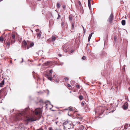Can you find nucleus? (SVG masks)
Segmentation results:
<instances>
[{"mask_svg":"<svg viewBox=\"0 0 130 130\" xmlns=\"http://www.w3.org/2000/svg\"><path fill=\"white\" fill-rule=\"evenodd\" d=\"M69 110L70 111H72L73 110L72 109V107H70L68 108Z\"/></svg>","mask_w":130,"mask_h":130,"instance_id":"nucleus-22","label":"nucleus"},{"mask_svg":"<svg viewBox=\"0 0 130 130\" xmlns=\"http://www.w3.org/2000/svg\"><path fill=\"white\" fill-rule=\"evenodd\" d=\"M11 41L12 42H13V43H14V42H15V41H12V40Z\"/></svg>","mask_w":130,"mask_h":130,"instance_id":"nucleus-50","label":"nucleus"},{"mask_svg":"<svg viewBox=\"0 0 130 130\" xmlns=\"http://www.w3.org/2000/svg\"><path fill=\"white\" fill-rule=\"evenodd\" d=\"M61 6L60 4L59 3H57V6L58 8H60Z\"/></svg>","mask_w":130,"mask_h":130,"instance_id":"nucleus-15","label":"nucleus"},{"mask_svg":"<svg viewBox=\"0 0 130 130\" xmlns=\"http://www.w3.org/2000/svg\"><path fill=\"white\" fill-rule=\"evenodd\" d=\"M91 0H88V5L90 9H91L90 1Z\"/></svg>","mask_w":130,"mask_h":130,"instance_id":"nucleus-7","label":"nucleus"},{"mask_svg":"<svg viewBox=\"0 0 130 130\" xmlns=\"http://www.w3.org/2000/svg\"><path fill=\"white\" fill-rule=\"evenodd\" d=\"M90 41V40H89V39L88 40V42H89Z\"/></svg>","mask_w":130,"mask_h":130,"instance_id":"nucleus-56","label":"nucleus"},{"mask_svg":"<svg viewBox=\"0 0 130 130\" xmlns=\"http://www.w3.org/2000/svg\"><path fill=\"white\" fill-rule=\"evenodd\" d=\"M107 36H106L104 38V43H106V42H107Z\"/></svg>","mask_w":130,"mask_h":130,"instance_id":"nucleus-11","label":"nucleus"},{"mask_svg":"<svg viewBox=\"0 0 130 130\" xmlns=\"http://www.w3.org/2000/svg\"><path fill=\"white\" fill-rule=\"evenodd\" d=\"M123 70L124 71H125V67H123Z\"/></svg>","mask_w":130,"mask_h":130,"instance_id":"nucleus-45","label":"nucleus"},{"mask_svg":"<svg viewBox=\"0 0 130 130\" xmlns=\"http://www.w3.org/2000/svg\"><path fill=\"white\" fill-rule=\"evenodd\" d=\"M83 96L82 95H79V98L80 100H82L83 99Z\"/></svg>","mask_w":130,"mask_h":130,"instance_id":"nucleus-18","label":"nucleus"},{"mask_svg":"<svg viewBox=\"0 0 130 130\" xmlns=\"http://www.w3.org/2000/svg\"><path fill=\"white\" fill-rule=\"evenodd\" d=\"M43 52L41 50H39L38 52H36V54H37L36 56H38L39 55H41V52Z\"/></svg>","mask_w":130,"mask_h":130,"instance_id":"nucleus-8","label":"nucleus"},{"mask_svg":"<svg viewBox=\"0 0 130 130\" xmlns=\"http://www.w3.org/2000/svg\"><path fill=\"white\" fill-rule=\"evenodd\" d=\"M15 38V36L14 35H12V38L14 39Z\"/></svg>","mask_w":130,"mask_h":130,"instance_id":"nucleus-34","label":"nucleus"},{"mask_svg":"<svg viewBox=\"0 0 130 130\" xmlns=\"http://www.w3.org/2000/svg\"><path fill=\"white\" fill-rule=\"evenodd\" d=\"M58 122H56V123L57 124Z\"/></svg>","mask_w":130,"mask_h":130,"instance_id":"nucleus-58","label":"nucleus"},{"mask_svg":"<svg viewBox=\"0 0 130 130\" xmlns=\"http://www.w3.org/2000/svg\"><path fill=\"white\" fill-rule=\"evenodd\" d=\"M113 15L111 13L110 14V16L108 18V21L110 23H111L112 22V21L113 20Z\"/></svg>","mask_w":130,"mask_h":130,"instance_id":"nucleus-3","label":"nucleus"},{"mask_svg":"<svg viewBox=\"0 0 130 130\" xmlns=\"http://www.w3.org/2000/svg\"><path fill=\"white\" fill-rule=\"evenodd\" d=\"M23 58H22V61L21 62V63H22L23 62Z\"/></svg>","mask_w":130,"mask_h":130,"instance_id":"nucleus-47","label":"nucleus"},{"mask_svg":"<svg viewBox=\"0 0 130 130\" xmlns=\"http://www.w3.org/2000/svg\"><path fill=\"white\" fill-rule=\"evenodd\" d=\"M78 128L80 130H83L84 129V126L83 125H81L79 126Z\"/></svg>","mask_w":130,"mask_h":130,"instance_id":"nucleus-12","label":"nucleus"},{"mask_svg":"<svg viewBox=\"0 0 130 130\" xmlns=\"http://www.w3.org/2000/svg\"><path fill=\"white\" fill-rule=\"evenodd\" d=\"M16 60V59H15L14 60Z\"/></svg>","mask_w":130,"mask_h":130,"instance_id":"nucleus-63","label":"nucleus"},{"mask_svg":"<svg viewBox=\"0 0 130 130\" xmlns=\"http://www.w3.org/2000/svg\"><path fill=\"white\" fill-rule=\"evenodd\" d=\"M28 111L26 109L23 112V115L26 118L25 120V123L26 125L30 122L39 119L41 117V114L42 113V111L40 108H39L35 109V111H33V113H35L34 115L31 116L28 114Z\"/></svg>","mask_w":130,"mask_h":130,"instance_id":"nucleus-1","label":"nucleus"},{"mask_svg":"<svg viewBox=\"0 0 130 130\" xmlns=\"http://www.w3.org/2000/svg\"><path fill=\"white\" fill-rule=\"evenodd\" d=\"M68 115L69 116H71V114H69V112H68Z\"/></svg>","mask_w":130,"mask_h":130,"instance_id":"nucleus-46","label":"nucleus"},{"mask_svg":"<svg viewBox=\"0 0 130 130\" xmlns=\"http://www.w3.org/2000/svg\"><path fill=\"white\" fill-rule=\"evenodd\" d=\"M48 64V62H47L43 64V65L45 66H47Z\"/></svg>","mask_w":130,"mask_h":130,"instance_id":"nucleus-29","label":"nucleus"},{"mask_svg":"<svg viewBox=\"0 0 130 130\" xmlns=\"http://www.w3.org/2000/svg\"><path fill=\"white\" fill-rule=\"evenodd\" d=\"M72 17L71 15H70L69 16V20L70 21H72Z\"/></svg>","mask_w":130,"mask_h":130,"instance_id":"nucleus-19","label":"nucleus"},{"mask_svg":"<svg viewBox=\"0 0 130 130\" xmlns=\"http://www.w3.org/2000/svg\"><path fill=\"white\" fill-rule=\"evenodd\" d=\"M13 110H14V109H13V110L12 111L10 110V113H12V112H13Z\"/></svg>","mask_w":130,"mask_h":130,"instance_id":"nucleus-43","label":"nucleus"},{"mask_svg":"<svg viewBox=\"0 0 130 130\" xmlns=\"http://www.w3.org/2000/svg\"><path fill=\"white\" fill-rule=\"evenodd\" d=\"M52 78H53L52 77H48L47 78L49 80H50L51 81H52Z\"/></svg>","mask_w":130,"mask_h":130,"instance_id":"nucleus-25","label":"nucleus"},{"mask_svg":"<svg viewBox=\"0 0 130 130\" xmlns=\"http://www.w3.org/2000/svg\"><path fill=\"white\" fill-rule=\"evenodd\" d=\"M128 82L129 84L130 85V80L129 79L128 80ZM128 90L130 91V87L128 88Z\"/></svg>","mask_w":130,"mask_h":130,"instance_id":"nucleus-26","label":"nucleus"},{"mask_svg":"<svg viewBox=\"0 0 130 130\" xmlns=\"http://www.w3.org/2000/svg\"><path fill=\"white\" fill-rule=\"evenodd\" d=\"M37 36L38 37H39V39L41 37V35L40 33H38L37 34Z\"/></svg>","mask_w":130,"mask_h":130,"instance_id":"nucleus-21","label":"nucleus"},{"mask_svg":"<svg viewBox=\"0 0 130 130\" xmlns=\"http://www.w3.org/2000/svg\"><path fill=\"white\" fill-rule=\"evenodd\" d=\"M65 80L66 81H68L69 80V78L67 77H66L64 78Z\"/></svg>","mask_w":130,"mask_h":130,"instance_id":"nucleus-30","label":"nucleus"},{"mask_svg":"<svg viewBox=\"0 0 130 130\" xmlns=\"http://www.w3.org/2000/svg\"><path fill=\"white\" fill-rule=\"evenodd\" d=\"M47 102H48V103H49L50 105H51L53 107V105L51 104V103H50V102L49 101H47Z\"/></svg>","mask_w":130,"mask_h":130,"instance_id":"nucleus-37","label":"nucleus"},{"mask_svg":"<svg viewBox=\"0 0 130 130\" xmlns=\"http://www.w3.org/2000/svg\"><path fill=\"white\" fill-rule=\"evenodd\" d=\"M53 72V70L52 69L50 70H49V75L50 76H51V74H52Z\"/></svg>","mask_w":130,"mask_h":130,"instance_id":"nucleus-17","label":"nucleus"},{"mask_svg":"<svg viewBox=\"0 0 130 130\" xmlns=\"http://www.w3.org/2000/svg\"><path fill=\"white\" fill-rule=\"evenodd\" d=\"M47 94H49V90H47Z\"/></svg>","mask_w":130,"mask_h":130,"instance_id":"nucleus-39","label":"nucleus"},{"mask_svg":"<svg viewBox=\"0 0 130 130\" xmlns=\"http://www.w3.org/2000/svg\"><path fill=\"white\" fill-rule=\"evenodd\" d=\"M36 130H44L42 128V127H41L40 128L37 129Z\"/></svg>","mask_w":130,"mask_h":130,"instance_id":"nucleus-35","label":"nucleus"},{"mask_svg":"<svg viewBox=\"0 0 130 130\" xmlns=\"http://www.w3.org/2000/svg\"><path fill=\"white\" fill-rule=\"evenodd\" d=\"M68 87H71V85L70 84H68L67 85Z\"/></svg>","mask_w":130,"mask_h":130,"instance_id":"nucleus-44","label":"nucleus"},{"mask_svg":"<svg viewBox=\"0 0 130 130\" xmlns=\"http://www.w3.org/2000/svg\"><path fill=\"white\" fill-rule=\"evenodd\" d=\"M86 58V57L85 56H83L82 58V59H83V60H85V59Z\"/></svg>","mask_w":130,"mask_h":130,"instance_id":"nucleus-32","label":"nucleus"},{"mask_svg":"<svg viewBox=\"0 0 130 130\" xmlns=\"http://www.w3.org/2000/svg\"><path fill=\"white\" fill-rule=\"evenodd\" d=\"M23 42L24 45V48L25 47V48H26V46L27 44V43L26 42L25 40H24L23 41Z\"/></svg>","mask_w":130,"mask_h":130,"instance_id":"nucleus-10","label":"nucleus"},{"mask_svg":"<svg viewBox=\"0 0 130 130\" xmlns=\"http://www.w3.org/2000/svg\"><path fill=\"white\" fill-rule=\"evenodd\" d=\"M91 38H90V37H88V39H89V40H90V39H91Z\"/></svg>","mask_w":130,"mask_h":130,"instance_id":"nucleus-54","label":"nucleus"},{"mask_svg":"<svg viewBox=\"0 0 130 130\" xmlns=\"http://www.w3.org/2000/svg\"><path fill=\"white\" fill-rule=\"evenodd\" d=\"M126 127H127V125H126L125 126H124V128H126L127 129V128H126Z\"/></svg>","mask_w":130,"mask_h":130,"instance_id":"nucleus-49","label":"nucleus"},{"mask_svg":"<svg viewBox=\"0 0 130 130\" xmlns=\"http://www.w3.org/2000/svg\"><path fill=\"white\" fill-rule=\"evenodd\" d=\"M11 39V38L10 39L9 37L8 38L7 40L6 41V43H7L6 47L7 48H9L10 47V40Z\"/></svg>","mask_w":130,"mask_h":130,"instance_id":"nucleus-4","label":"nucleus"},{"mask_svg":"<svg viewBox=\"0 0 130 130\" xmlns=\"http://www.w3.org/2000/svg\"><path fill=\"white\" fill-rule=\"evenodd\" d=\"M64 21L63 20L62 21L61 25L62 28H63L64 27Z\"/></svg>","mask_w":130,"mask_h":130,"instance_id":"nucleus-14","label":"nucleus"},{"mask_svg":"<svg viewBox=\"0 0 130 130\" xmlns=\"http://www.w3.org/2000/svg\"><path fill=\"white\" fill-rule=\"evenodd\" d=\"M88 51L89 52H91V50L90 49H88Z\"/></svg>","mask_w":130,"mask_h":130,"instance_id":"nucleus-42","label":"nucleus"},{"mask_svg":"<svg viewBox=\"0 0 130 130\" xmlns=\"http://www.w3.org/2000/svg\"><path fill=\"white\" fill-rule=\"evenodd\" d=\"M64 129H72L73 128L74 126L73 125V123L70 121L67 120L65 121L64 122L63 125Z\"/></svg>","mask_w":130,"mask_h":130,"instance_id":"nucleus-2","label":"nucleus"},{"mask_svg":"<svg viewBox=\"0 0 130 130\" xmlns=\"http://www.w3.org/2000/svg\"><path fill=\"white\" fill-rule=\"evenodd\" d=\"M62 7L64 9H65V8H66V6L65 5H63L62 6Z\"/></svg>","mask_w":130,"mask_h":130,"instance_id":"nucleus-38","label":"nucleus"},{"mask_svg":"<svg viewBox=\"0 0 130 130\" xmlns=\"http://www.w3.org/2000/svg\"><path fill=\"white\" fill-rule=\"evenodd\" d=\"M84 30V33L85 34L86 32V30Z\"/></svg>","mask_w":130,"mask_h":130,"instance_id":"nucleus-52","label":"nucleus"},{"mask_svg":"<svg viewBox=\"0 0 130 130\" xmlns=\"http://www.w3.org/2000/svg\"><path fill=\"white\" fill-rule=\"evenodd\" d=\"M3 1V0H0V2H1Z\"/></svg>","mask_w":130,"mask_h":130,"instance_id":"nucleus-57","label":"nucleus"},{"mask_svg":"<svg viewBox=\"0 0 130 130\" xmlns=\"http://www.w3.org/2000/svg\"><path fill=\"white\" fill-rule=\"evenodd\" d=\"M39 102L42 103H43V101L42 99H40L39 101Z\"/></svg>","mask_w":130,"mask_h":130,"instance_id":"nucleus-33","label":"nucleus"},{"mask_svg":"<svg viewBox=\"0 0 130 130\" xmlns=\"http://www.w3.org/2000/svg\"><path fill=\"white\" fill-rule=\"evenodd\" d=\"M81 105H82V106H84V103H83V102H82L81 103Z\"/></svg>","mask_w":130,"mask_h":130,"instance_id":"nucleus-41","label":"nucleus"},{"mask_svg":"<svg viewBox=\"0 0 130 130\" xmlns=\"http://www.w3.org/2000/svg\"><path fill=\"white\" fill-rule=\"evenodd\" d=\"M38 1H40V0H38Z\"/></svg>","mask_w":130,"mask_h":130,"instance_id":"nucleus-62","label":"nucleus"},{"mask_svg":"<svg viewBox=\"0 0 130 130\" xmlns=\"http://www.w3.org/2000/svg\"><path fill=\"white\" fill-rule=\"evenodd\" d=\"M4 89H2L0 90V103H2V100H3V99H2L1 98V96L3 95V94H2V93L4 91Z\"/></svg>","mask_w":130,"mask_h":130,"instance_id":"nucleus-6","label":"nucleus"},{"mask_svg":"<svg viewBox=\"0 0 130 130\" xmlns=\"http://www.w3.org/2000/svg\"><path fill=\"white\" fill-rule=\"evenodd\" d=\"M34 45V44L33 42H31L30 45L29 47H31L33 46Z\"/></svg>","mask_w":130,"mask_h":130,"instance_id":"nucleus-20","label":"nucleus"},{"mask_svg":"<svg viewBox=\"0 0 130 130\" xmlns=\"http://www.w3.org/2000/svg\"><path fill=\"white\" fill-rule=\"evenodd\" d=\"M52 41H54L56 39V37L55 36H52Z\"/></svg>","mask_w":130,"mask_h":130,"instance_id":"nucleus-16","label":"nucleus"},{"mask_svg":"<svg viewBox=\"0 0 130 130\" xmlns=\"http://www.w3.org/2000/svg\"><path fill=\"white\" fill-rule=\"evenodd\" d=\"M78 4H79V5L80 6H82V4H81V3L80 1H78Z\"/></svg>","mask_w":130,"mask_h":130,"instance_id":"nucleus-31","label":"nucleus"},{"mask_svg":"<svg viewBox=\"0 0 130 130\" xmlns=\"http://www.w3.org/2000/svg\"><path fill=\"white\" fill-rule=\"evenodd\" d=\"M3 41V38L2 37H0V41L2 42Z\"/></svg>","mask_w":130,"mask_h":130,"instance_id":"nucleus-24","label":"nucleus"},{"mask_svg":"<svg viewBox=\"0 0 130 130\" xmlns=\"http://www.w3.org/2000/svg\"><path fill=\"white\" fill-rule=\"evenodd\" d=\"M60 17V15L59 14H58V17L57 18V19H59Z\"/></svg>","mask_w":130,"mask_h":130,"instance_id":"nucleus-28","label":"nucleus"},{"mask_svg":"<svg viewBox=\"0 0 130 130\" xmlns=\"http://www.w3.org/2000/svg\"><path fill=\"white\" fill-rule=\"evenodd\" d=\"M82 26L83 29V30H84L85 29H84V27L83 26Z\"/></svg>","mask_w":130,"mask_h":130,"instance_id":"nucleus-53","label":"nucleus"},{"mask_svg":"<svg viewBox=\"0 0 130 130\" xmlns=\"http://www.w3.org/2000/svg\"><path fill=\"white\" fill-rule=\"evenodd\" d=\"M4 79L5 78H4L3 80L2 81L1 83H0V87H2L4 85L5 82L4 80Z\"/></svg>","mask_w":130,"mask_h":130,"instance_id":"nucleus-9","label":"nucleus"},{"mask_svg":"<svg viewBox=\"0 0 130 130\" xmlns=\"http://www.w3.org/2000/svg\"><path fill=\"white\" fill-rule=\"evenodd\" d=\"M76 87L77 88H79V86L78 85H77L76 86Z\"/></svg>","mask_w":130,"mask_h":130,"instance_id":"nucleus-40","label":"nucleus"},{"mask_svg":"<svg viewBox=\"0 0 130 130\" xmlns=\"http://www.w3.org/2000/svg\"><path fill=\"white\" fill-rule=\"evenodd\" d=\"M93 34V33H91L90 34L89 36V37H90V38H91L92 36V34Z\"/></svg>","mask_w":130,"mask_h":130,"instance_id":"nucleus-27","label":"nucleus"},{"mask_svg":"<svg viewBox=\"0 0 130 130\" xmlns=\"http://www.w3.org/2000/svg\"><path fill=\"white\" fill-rule=\"evenodd\" d=\"M29 48V46H27V49H28Z\"/></svg>","mask_w":130,"mask_h":130,"instance_id":"nucleus-51","label":"nucleus"},{"mask_svg":"<svg viewBox=\"0 0 130 130\" xmlns=\"http://www.w3.org/2000/svg\"><path fill=\"white\" fill-rule=\"evenodd\" d=\"M54 80L56 82L58 83L57 80V79H55Z\"/></svg>","mask_w":130,"mask_h":130,"instance_id":"nucleus-48","label":"nucleus"},{"mask_svg":"<svg viewBox=\"0 0 130 130\" xmlns=\"http://www.w3.org/2000/svg\"><path fill=\"white\" fill-rule=\"evenodd\" d=\"M10 63H12V61H11Z\"/></svg>","mask_w":130,"mask_h":130,"instance_id":"nucleus-59","label":"nucleus"},{"mask_svg":"<svg viewBox=\"0 0 130 130\" xmlns=\"http://www.w3.org/2000/svg\"><path fill=\"white\" fill-rule=\"evenodd\" d=\"M88 44H87V46H88Z\"/></svg>","mask_w":130,"mask_h":130,"instance_id":"nucleus-60","label":"nucleus"},{"mask_svg":"<svg viewBox=\"0 0 130 130\" xmlns=\"http://www.w3.org/2000/svg\"><path fill=\"white\" fill-rule=\"evenodd\" d=\"M128 103L127 102H125L124 104L122 106V108L125 110L127 109L128 107Z\"/></svg>","mask_w":130,"mask_h":130,"instance_id":"nucleus-5","label":"nucleus"},{"mask_svg":"<svg viewBox=\"0 0 130 130\" xmlns=\"http://www.w3.org/2000/svg\"><path fill=\"white\" fill-rule=\"evenodd\" d=\"M74 24L73 23H72V29H73L74 28Z\"/></svg>","mask_w":130,"mask_h":130,"instance_id":"nucleus-23","label":"nucleus"},{"mask_svg":"<svg viewBox=\"0 0 130 130\" xmlns=\"http://www.w3.org/2000/svg\"><path fill=\"white\" fill-rule=\"evenodd\" d=\"M45 77H47V78H48V75L47 74H45Z\"/></svg>","mask_w":130,"mask_h":130,"instance_id":"nucleus-36","label":"nucleus"},{"mask_svg":"<svg viewBox=\"0 0 130 130\" xmlns=\"http://www.w3.org/2000/svg\"><path fill=\"white\" fill-rule=\"evenodd\" d=\"M6 41V40H5L4 41Z\"/></svg>","mask_w":130,"mask_h":130,"instance_id":"nucleus-64","label":"nucleus"},{"mask_svg":"<svg viewBox=\"0 0 130 130\" xmlns=\"http://www.w3.org/2000/svg\"><path fill=\"white\" fill-rule=\"evenodd\" d=\"M122 24L123 25H124L125 24V20H122L121 21Z\"/></svg>","mask_w":130,"mask_h":130,"instance_id":"nucleus-13","label":"nucleus"},{"mask_svg":"<svg viewBox=\"0 0 130 130\" xmlns=\"http://www.w3.org/2000/svg\"><path fill=\"white\" fill-rule=\"evenodd\" d=\"M55 76H55V75H53V77H55Z\"/></svg>","mask_w":130,"mask_h":130,"instance_id":"nucleus-55","label":"nucleus"},{"mask_svg":"<svg viewBox=\"0 0 130 130\" xmlns=\"http://www.w3.org/2000/svg\"><path fill=\"white\" fill-rule=\"evenodd\" d=\"M59 55H60V54H58V55H59Z\"/></svg>","mask_w":130,"mask_h":130,"instance_id":"nucleus-61","label":"nucleus"}]
</instances>
